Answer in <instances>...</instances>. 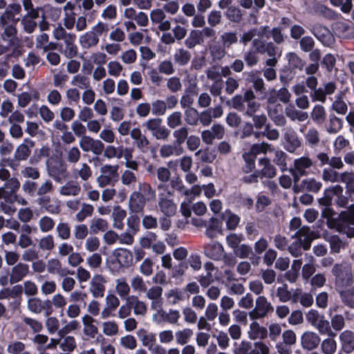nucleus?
Instances as JSON below:
<instances>
[{"instance_id": "obj_59", "label": "nucleus", "mask_w": 354, "mask_h": 354, "mask_svg": "<svg viewBox=\"0 0 354 354\" xmlns=\"http://www.w3.org/2000/svg\"><path fill=\"white\" fill-rule=\"evenodd\" d=\"M131 286L135 292L142 293L147 291V286L145 281L139 275H136L131 279Z\"/></svg>"}, {"instance_id": "obj_9", "label": "nucleus", "mask_w": 354, "mask_h": 354, "mask_svg": "<svg viewBox=\"0 0 354 354\" xmlns=\"http://www.w3.org/2000/svg\"><path fill=\"white\" fill-rule=\"evenodd\" d=\"M332 272L336 277L337 283L342 285L349 283L353 278L351 268L348 264H336L333 268Z\"/></svg>"}, {"instance_id": "obj_16", "label": "nucleus", "mask_w": 354, "mask_h": 354, "mask_svg": "<svg viewBox=\"0 0 354 354\" xmlns=\"http://www.w3.org/2000/svg\"><path fill=\"white\" fill-rule=\"evenodd\" d=\"M268 32L269 26H261L259 28H254L243 33L241 38V41H242L244 45H246L248 42L252 40L255 37H258V39H260L263 38L268 39V35H267Z\"/></svg>"}, {"instance_id": "obj_39", "label": "nucleus", "mask_w": 354, "mask_h": 354, "mask_svg": "<svg viewBox=\"0 0 354 354\" xmlns=\"http://www.w3.org/2000/svg\"><path fill=\"white\" fill-rule=\"evenodd\" d=\"M225 47L221 44L218 42L212 43L209 46L210 55L213 60H221L225 55Z\"/></svg>"}, {"instance_id": "obj_49", "label": "nucleus", "mask_w": 354, "mask_h": 354, "mask_svg": "<svg viewBox=\"0 0 354 354\" xmlns=\"http://www.w3.org/2000/svg\"><path fill=\"white\" fill-rule=\"evenodd\" d=\"M223 219L225 221L227 228L230 230H234L240 222V218L230 211H225Z\"/></svg>"}, {"instance_id": "obj_53", "label": "nucleus", "mask_w": 354, "mask_h": 354, "mask_svg": "<svg viewBox=\"0 0 354 354\" xmlns=\"http://www.w3.org/2000/svg\"><path fill=\"white\" fill-rule=\"evenodd\" d=\"M102 263V257L100 253L93 252L86 258V264L88 268L93 270L100 268Z\"/></svg>"}, {"instance_id": "obj_24", "label": "nucleus", "mask_w": 354, "mask_h": 354, "mask_svg": "<svg viewBox=\"0 0 354 354\" xmlns=\"http://www.w3.org/2000/svg\"><path fill=\"white\" fill-rule=\"evenodd\" d=\"M136 335L141 342L142 346L148 348L149 350H151V347L156 342V334L148 331L145 328H139L136 331Z\"/></svg>"}, {"instance_id": "obj_57", "label": "nucleus", "mask_w": 354, "mask_h": 354, "mask_svg": "<svg viewBox=\"0 0 354 354\" xmlns=\"http://www.w3.org/2000/svg\"><path fill=\"white\" fill-rule=\"evenodd\" d=\"M3 27L4 31L1 35V37L3 41L7 42L8 46H11L17 33L16 28L15 25H8Z\"/></svg>"}, {"instance_id": "obj_52", "label": "nucleus", "mask_w": 354, "mask_h": 354, "mask_svg": "<svg viewBox=\"0 0 354 354\" xmlns=\"http://www.w3.org/2000/svg\"><path fill=\"white\" fill-rule=\"evenodd\" d=\"M286 114L292 120H298L299 122L305 121L308 119V115L306 112H301L293 107H288L286 109Z\"/></svg>"}, {"instance_id": "obj_27", "label": "nucleus", "mask_w": 354, "mask_h": 354, "mask_svg": "<svg viewBox=\"0 0 354 354\" xmlns=\"http://www.w3.org/2000/svg\"><path fill=\"white\" fill-rule=\"evenodd\" d=\"M252 44L258 52L266 53L270 57H274L277 54V48L272 42L265 44L260 39H254Z\"/></svg>"}, {"instance_id": "obj_51", "label": "nucleus", "mask_w": 354, "mask_h": 354, "mask_svg": "<svg viewBox=\"0 0 354 354\" xmlns=\"http://www.w3.org/2000/svg\"><path fill=\"white\" fill-rule=\"evenodd\" d=\"M321 350L324 354H335L337 350V343L333 338H326L321 343Z\"/></svg>"}, {"instance_id": "obj_46", "label": "nucleus", "mask_w": 354, "mask_h": 354, "mask_svg": "<svg viewBox=\"0 0 354 354\" xmlns=\"http://www.w3.org/2000/svg\"><path fill=\"white\" fill-rule=\"evenodd\" d=\"M326 113L324 107L322 105H316L311 112V118L317 124H322L326 120Z\"/></svg>"}, {"instance_id": "obj_21", "label": "nucleus", "mask_w": 354, "mask_h": 354, "mask_svg": "<svg viewBox=\"0 0 354 354\" xmlns=\"http://www.w3.org/2000/svg\"><path fill=\"white\" fill-rule=\"evenodd\" d=\"M29 266L23 263H19L15 266L10 274V283H15L21 281L28 273Z\"/></svg>"}, {"instance_id": "obj_10", "label": "nucleus", "mask_w": 354, "mask_h": 354, "mask_svg": "<svg viewBox=\"0 0 354 354\" xmlns=\"http://www.w3.org/2000/svg\"><path fill=\"white\" fill-rule=\"evenodd\" d=\"M105 278L100 274H94L89 283V291L95 298L104 297L105 292Z\"/></svg>"}, {"instance_id": "obj_14", "label": "nucleus", "mask_w": 354, "mask_h": 354, "mask_svg": "<svg viewBox=\"0 0 354 354\" xmlns=\"http://www.w3.org/2000/svg\"><path fill=\"white\" fill-rule=\"evenodd\" d=\"M133 195L140 197L144 201H150L155 199L156 193L149 183L139 182L138 190L133 192Z\"/></svg>"}, {"instance_id": "obj_26", "label": "nucleus", "mask_w": 354, "mask_h": 354, "mask_svg": "<svg viewBox=\"0 0 354 354\" xmlns=\"http://www.w3.org/2000/svg\"><path fill=\"white\" fill-rule=\"evenodd\" d=\"M40 98V94L36 89H32L30 93L22 92L17 96V104L21 108H25L32 101H37Z\"/></svg>"}, {"instance_id": "obj_56", "label": "nucleus", "mask_w": 354, "mask_h": 354, "mask_svg": "<svg viewBox=\"0 0 354 354\" xmlns=\"http://www.w3.org/2000/svg\"><path fill=\"white\" fill-rule=\"evenodd\" d=\"M62 322L65 324V325L58 331V335L60 337H64V335L76 330L80 328L79 322L75 319L68 322H67L66 320H62Z\"/></svg>"}, {"instance_id": "obj_38", "label": "nucleus", "mask_w": 354, "mask_h": 354, "mask_svg": "<svg viewBox=\"0 0 354 354\" xmlns=\"http://www.w3.org/2000/svg\"><path fill=\"white\" fill-rule=\"evenodd\" d=\"M183 152L181 147L173 145H164L160 149V154L162 158H167L171 156H180Z\"/></svg>"}, {"instance_id": "obj_1", "label": "nucleus", "mask_w": 354, "mask_h": 354, "mask_svg": "<svg viewBox=\"0 0 354 354\" xmlns=\"http://www.w3.org/2000/svg\"><path fill=\"white\" fill-rule=\"evenodd\" d=\"M292 238H295L297 241L292 243L289 247V252L293 257H299L301 254V248L304 250L310 248L312 241L317 238L315 233L310 231L307 226H304L299 231L296 232Z\"/></svg>"}, {"instance_id": "obj_44", "label": "nucleus", "mask_w": 354, "mask_h": 354, "mask_svg": "<svg viewBox=\"0 0 354 354\" xmlns=\"http://www.w3.org/2000/svg\"><path fill=\"white\" fill-rule=\"evenodd\" d=\"M174 62L178 65L185 66L189 62L191 54L183 48H178L174 53Z\"/></svg>"}, {"instance_id": "obj_13", "label": "nucleus", "mask_w": 354, "mask_h": 354, "mask_svg": "<svg viewBox=\"0 0 354 354\" xmlns=\"http://www.w3.org/2000/svg\"><path fill=\"white\" fill-rule=\"evenodd\" d=\"M166 17L165 12L160 8L153 9L150 12V19L153 24H158V28L161 31H167L171 28V23L164 20Z\"/></svg>"}, {"instance_id": "obj_33", "label": "nucleus", "mask_w": 354, "mask_h": 354, "mask_svg": "<svg viewBox=\"0 0 354 354\" xmlns=\"http://www.w3.org/2000/svg\"><path fill=\"white\" fill-rule=\"evenodd\" d=\"M48 301H42L39 297H32L27 301V308L29 311L35 314H40L46 310L45 306Z\"/></svg>"}, {"instance_id": "obj_62", "label": "nucleus", "mask_w": 354, "mask_h": 354, "mask_svg": "<svg viewBox=\"0 0 354 354\" xmlns=\"http://www.w3.org/2000/svg\"><path fill=\"white\" fill-rule=\"evenodd\" d=\"M36 19L37 18L28 17V16H24L22 17L21 23L26 32L32 33L35 31L37 26V24L35 21Z\"/></svg>"}, {"instance_id": "obj_15", "label": "nucleus", "mask_w": 354, "mask_h": 354, "mask_svg": "<svg viewBox=\"0 0 354 354\" xmlns=\"http://www.w3.org/2000/svg\"><path fill=\"white\" fill-rule=\"evenodd\" d=\"M75 6L71 1H68L63 7L64 18L63 24L64 26L68 30H72L75 26V13L74 9Z\"/></svg>"}, {"instance_id": "obj_23", "label": "nucleus", "mask_w": 354, "mask_h": 354, "mask_svg": "<svg viewBox=\"0 0 354 354\" xmlns=\"http://www.w3.org/2000/svg\"><path fill=\"white\" fill-rule=\"evenodd\" d=\"M286 149L290 153H294L301 145V142L295 131L291 129H286L284 133Z\"/></svg>"}, {"instance_id": "obj_54", "label": "nucleus", "mask_w": 354, "mask_h": 354, "mask_svg": "<svg viewBox=\"0 0 354 354\" xmlns=\"http://www.w3.org/2000/svg\"><path fill=\"white\" fill-rule=\"evenodd\" d=\"M343 94H339L332 104V109L338 114L344 115L348 110L347 104L342 99Z\"/></svg>"}, {"instance_id": "obj_2", "label": "nucleus", "mask_w": 354, "mask_h": 354, "mask_svg": "<svg viewBox=\"0 0 354 354\" xmlns=\"http://www.w3.org/2000/svg\"><path fill=\"white\" fill-rule=\"evenodd\" d=\"M159 191L164 190L167 192H160L158 198V206L161 212L167 217L174 216L177 211V205L172 198V194L163 184L158 185Z\"/></svg>"}, {"instance_id": "obj_50", "label": "nucleus", "mask_w": 354, "mask_h": 354, "mask_svg": "<svg viewBox=\"0 0 354 354\" xmlns=\"http://www.w3.org/2000/svg\"><path fill=\"white\" fill-rule=\"evenodd\" d=\"M313 327L316 328L322 335H333L335 336V334H333L330 329L329 322L325 319L324 315L315 324Z\"/></svg>"}, {"instance_id": "obj_43", "label": "nucleus", "mask_w": 354, "mask_h": 354, "mask_svg": "<svg viewBox=\"0 0 354 354\" xmlns=\"http://www.w3.org/2000/svg\"><path fill=\"white\" fill-rule=\"evenodd\" d=\"M259 165L262 167L261 174L266 178H273L276 175V169L271 165L270 160L267 158H261L259 160Z\"/></svg>"}, {"instance_id": "obj_30", "label": "nucleus", "mask_w": 354, "mask_h": 354, "mask_svg": "<svg viewBox=\"0 0 354 354\" xmlns=\"http://www.w3.org/2000/svg\"><path fill=\"white\" fill-rule=\"evenodd\" d=\"M115 292L122 298L127 301L129 297L131 288L124 277H121L115 280Z\"/></svg>"}, {"instance_id": "obj_11", "label": "nucleus", "mask_w": 354, "mask_h": 354, "mask_svg": "<svg viewBox=\"0 0 354 354\" xmlns=\"http://www.w3.org/2000/svg\"><path fill=\"white\" fill-rule=\"evenodd\" d=\"M346 214H339L337 221V228L348 237H354V218H349Z\"/></svg>"}, {"instance_id": "obj_31", "label": "nucleus", "mask_w": 354, "mask_h": 354, "mask_svg": "<svg viewBox=\"0 0 354 354\" xmlns=\"http://www.w3.org/2000/svg\"><path fill=\"white\" fill-rule=\"evenodd\" d=\"M127 216V212L120 206H115L112 212L113 227L118 230H122L124 227L123 221Z\"/></svg>"}, {"instance_id": "obj_12", "label": "nucleus", "mask_w": 354, "mask_h": 354, "mask_svg": "<svg viewBox=\"0 0 354 354\" xmlns=\"http://www.w3.org/2000/svg\"><path fill=\"white\" fill-rule=\"evenodd\" d=\"M321 342L319 336L314 332L306 331L301 337V347L307 351H313L318 347Z\"/></svg>"}, {"instance_id": "obj_3", "label": "nucleus", "mask_w": 354, "mask_h": 354, "mask_svg": "<svg viewBox=\"0 0 354 354\" xmlns=\"http://www.w3.org/2000/svg\"><path fill=\"white\" fill-rule=\"evenodd\" d=\"M113 259L107 262L111 272L117 270L116 265L120 267L129 266L132 263L133 255L130 250L125 248H117L112 252Z\"/></svg>"}, {"instance_id": "obj_47", "label": "nucleus", "mask_w": 354, "mask_h": 354, "mask_svg": "<svg viewBox=\"0 0 354 354\" xmlns=\"http://www.w3.org/2000/svg\"><path fill=\"white\" fill-rule=\"evenodd\" d=\"M165 296L167 304L169 305H176L183 300V292L178 288L168 290Z\"/></svg>"}, {"instance_id": "obj_8", "label": "nucleus", "mask_w": 354, "mask_h": 354, "mask_svg": "<svg viewBox=\"0 0 354 354\" xmlns=\"http://www.w3.org/2000/svg\"><path fill=\"white\" fill-rule=\"evenodd\" d=\"M204 254L208 258L214 261H222L226 257V253L223 245L218 241H213L204 247Z\"/></svg>"}, {"instance_id": "obj_60", "label": "nucleus", "mask_w": 354, "mask_h": 354, "mask_svg": "<svg viewBox=\"0 0 354 354\" xmlns=\"http://www.w3.org/2000/svg\"><path fill=\"white\" fill-rule=\"evenodd\" d=\"M225 239L227 245L234 251L243 240V236L241 234L232 233L227 235Z\"/></svg>"}, {"instance_id": "obj_63", "label": "nucleus", "mask_w": 354, "mask_h": 354, "mask_svg": "<svg viewBox=\"0 0 354 354\" xmlns=\"http://www.w3.org/2000/svg\"><path fill=\"white\" fill-rule=\"evenodd\" d=\"M38 246L42 250H52L55 247L53 236L48 234L41 238L39 241Z\"/></svg>"}, {"instance_id": "obj_28", "label": "nucleus", "mask_w": 354, "mask_h": 354, "mask_svg": "<svg viewBox=\"0 0 354 354\" xmlns=\"http://www.w3.org/2000/svg\"><path fill=\"white\" fill-rule=\"evenodd\" d=\"M100 39L97 38L91 30L88 31L79 37V42L82 48L88 49L96 46L99 43Z\"/></svg>"}, {"instance_id": "obj_55", "label": "nucleus", "mask_w": 354, "mask_h": 354, "mask_svg": "<svg viewBox=\"0 0 354 354\" xmlns=\"http://www.w3.org/2000/svg\"><path fill=\"white\" fill-rule=\"evenodd\" d=\"M71 83L73 86L79 87L81 89H86L90 87L89 78L80 74L73 76Z\"/></svg>"}, {"instance_id": "obj_7", "label": "nucleus", "mask_w": 354, "mask_h": 354, "mask_svg": "<svg viewBox=\"0 0 354 354\" xmlns=\"http://www.w3.org/2000/svg\"><path fill=\"white\" fill-rule=\"evenodd\" d=\"M313 165V160L308 156H302L294 160V167L291 172L295 181L298 180L301 176L308 174L307 169Z\"/></svg>"}, {"instance_id": "obj_34", "label": "nucleus", "mask_w": 354, "mask_h": 354, "mask_svg": "<svg viewBox=\"0 0 354 354\" xmlns=\"http://www.w3.org/2000/svg\"><path fill=\"white\" fill-rule=\"evenodd\" d=\"M131 137L135 140L138 148L141 150L147 148L149 144V140L143 135L139 128H133L130 133Z\"/></svg>"}, {"instance_id": "obj_18", "label": "nucleus", "mask_w": 354, "mask_h": 354, "mask_svg": "<svg viewBox=\"0 0 354 354\" xmlns=\"http://www.w3.org/2000/svg\"><path fill=\"white\" fill-rule=\"evenodd\" d=\"M82 322L83 324L84 334L90 338H97L98 334V328L95 325V319L90 315H84L82 317Z\"/></svg>"}, {"instance_id": "obj_40", "label": "nucleus", "mask_w": 354, "mask_h": 354, "mask_svg": "<svg viewBox=\"0 0 354 354\" xmlns=\"http://www.w3.org/2000/svg\"><path fill=\"white\" fill-rule=\"evenodd\" d=\"M193 330L189 328L178 330L175 333V338L177 344L185 345L193 336Z\"/></svg>"}, {"instance_id": "obj_5", "label": "nucleus", "mask_w": 354, "mask_h": 354, "mask_svg": "<svg viewBox=\"0 0 354 354\" xmlns=\"http://www.w3.org/2000/svg\"><path fill=\"white\" fill-rule=\"evenodd\" d=\"M143 126L149 131L157 140H165L168 138L170 131L163 125L160 118H151L146 121Z\"/></svg>"}, {"instance_id": "obj_6", "label": "nucleus", "mask_w": 354, "mask_h": 354, "mask_svg": "<svg viewBox=\"0 0 354 354\" xmlns=\"http://www.w3.org/2000/svg\"><path fill=\"white\" fill-rule=\"evenodd\" d=\"M79 145L83 151H91L95 155L101 154L104 149V145L101 140L93 139L88 136L82 137Z\"/></svg>"}, {"instance_id": "obj_41", "label": "nucleus", "mask_w": 354, "mask_h": 354, "mask_svg": "<svg viewBox=\"0 0 354 354\" xmlns=\"http://www.w3.org/2000/svg\"><path fill=\"white\" fill-rule=\"evenodd\" d=\"M49 37L46 33H41L36 37V48H41L44 51L56 48V44L48 42Z\"/></svg>"}, {"instance_id": "obj_19", "label": "nucleus", "mask_w": 354, "mask_h": 354, "mask_svg": "<svg viewBox=\"0 0 354 354\" xmlns=\"http://www.w3.org/2000/svg\"><path fill=\"white\" fill-rule=\"evenodd\" d=\"M127 302L131 305L133 314L137 316L144 317L147 312V305L140 300L138 296L132 295L127 298Z\"/></svg>"}, {"instance_id": "obj_17", "label": "nucleus", "mask_w": 354, "mask_h": 354, "mask_svg": "<svg viewBox=\"0 0 354 354\" xmlns=\"http://www.w3.org/2000/svg\"><path fill=\"white\" fill-rule=\"evenodd\" d=\"M124 17L128 19L135 20L140 26H147L149 24L148 16L143 12H137L133 8H127L124 10Z\"/></svg>"}, {"instance_id": "obj_37", "label": "nucleus", "mask_w": 354, "mask_h": 354, "mask_svg": "<svg viewBox=\"0 0 354 354\" xmlns=\"http://www.w3.org/2000/svg\"><path fill=\"white\" fill-rule=\"evenodd\" d=\"M47 270L49 273L57 274L61 277L66 275L68 272L67 268H62L61 262L57 259L48 260L47 264Z\"/></svg>"}, {"instance_id": "obj_35", "label": "nucleus", "mask_w": 354, "mask_h": 354, "mask_svg": "<svg viewBox=\"0 0 354 354\" xmlns=\"http://www.w3.org/2000/svg\"><path fill=\"white\" fill-rule=\"evenodd\" d=\"M204 42V39L199 30H192L190 31L189 37L185 39V46L189 48H193L197 45H201Z\"/></svg>"}, {"instance_id": "obj_4", "label": "nucleus", "mask_w": 354, "mask_h": 354, "mask_svg": "<svg viewBox=\"0 0 354 354\" xmlns=\"http://www.w3.org/2000/svg\"><path fill=\"white\" fill-rule=\"evenodd\" d=\"M271 311H273L271 303L266 297L259 296L256 299L255 308L248 313V316L252 320H257L265 317Z\"/></svg>"}, {"instance_id": "obj_22", "label": "nucleus", "mask_w": 354, "mask_h": 354, "mask_svg": "<svg viewBox=\"0 0 354 354\" xmlns=\"http://www.w3.org/2000/svg\"><path fill=\"white\" fill-rule=\"evenodd\" d=\"M48 173L57 182H61L68 177L66 166L61 162L48 165Z\"/></svg>"}, {"instance_id": "obj_36", "label": "nucleus", "mask_w": 354, "mask_h": 354, "mask_svg": "<svg viewBox=\"0 0 354 354\" xmlns=\"http://www.w3.org/2000/svg\"><path fill=\"white\" fill-rule=\"evenodd\" d=\"M80 192V187L78 183L69 181L62 186L59 189V193L65 196H76Z\"/></svg>"}, {"instance_id": "obj_48", "label": "nucleus", "mask_w": 354, "mask_h": 354, "mask_svg": "<svg viewBox=\"0 0 354 354\" xmlns=\"http://www.w3.org/2000/svg\"><path fill=\"white\" fill-rule=\"evenodd\" d=\"M322 186V183L314 178H306L301 182L303 189L309 192H317L320 190Z\"/></svg>"}, {"instance_id": "obj_32", "label": "nucleus", "mask_w": 354, "mask_h": 354, "mask_svg": "<svg viewBox=\"0 0 354 354\" xmlns=\"http://www.w3.org/2000/svg\"><path fill=\"white\" fill-rule=\"evenodd\" d=\"M339 339L342 347L346 352L354 350V333L351 330H344L339 335Z\"/></svg>"}, {"instance_id": "obj_42", "label": "nucleus", "mask_w": 354, "mask_h": 354, "mask_svg": "<svg viewBox=\"0 0 354 354\" xmlns=\"http://www.w3.org/2000/svg\"><path fill=\"white\" fill-rule=\"evenodd\" d=\"M101 326L102 331L106 336L113 337L118 334V324L113 320L104 322L102 323Z\"/></svg>"}, {"instance_id": "obj_20", "label": "nucleus", "mask_w": 354, "mask_h": 354, "mask_svg": "<svg viewBox=\"0 0 354 354\" xmlns=\"http://www.w3.org/2000/svg\"><path fill=\"white\" fill-rule=\"evenodd\" d=\"M247 333L249 339L252 340L263 339L267 337L268 331L265 327L253 320L249 325Z\"/></svg>"}, {"instance_id": "obj_64", "label": "nucleus", "mask_w": 354, "mask_h": 354, "mask_svg": "<svg viewBox=\"0 0 354 354\" xmlns=\"http://www.w3.org/2000/svg\"><path fill=\"white\" fill-rule=\"evenodd\" d=\"M100 246V241L97 236H89L84 243V248L88 252H95Z\"/></svg>"}, {"instance_id": "obj_61", "label": "nucleus", "mask_w": 354, "mask_h": 354, "mask_svg": "<svg viewBox=\"0 0 354 354\" xmlns=\"http://www.w3.org/2000/svg\"><path fill=\"white\" fill-rule=\"evenodd\" d=\"M38 224L41 232L46 233L53 229L55 221L52 218L44 216L39 220Z\"/></svg>"}, {"instance_id": "obj_45", "label": "nucleus", "mask_w": 354, "mask_h": 354, "mask_svg": "<svg viewBox=\"0 0 354 354\" xmlns=\"http://www.w3.org/2000/svg\"><path fill=\"white\" fill-rule=\"evenodd\" d=\"M109 227L107 221L101 218H93L91 221L90 230L92 233L97 234L99 232L105 231Z\"/></svg>"}, {"instance_id": "obj_25", "label": "nucleus", "mask_w": 354, "mask_h": 354, "mask_svg": "<svg viewBox=\"0 0 354 354\" xmlns=\"http://www.w3.org/2000/svg\"><path fill=\"white\" fill-rule=\"evenodd\" d=\"M34 146V142L29 139L24 140L16 149L15 156L18 160H24L28 158L30 154V149Z\"/></svg>"}, {"instance_id": "obj_29", "label": "nucleus", "mask_w": 354, "mask_h": 354, "mask_svg": "<svg viewBox=\"0 0 354 354\" xmlns=\"http://www.w3.org/2000/svg\"><path fill=\"white\" fill-rule=\"evenodd\" d=\"M277 295L279 297V301L281 302H287L288 301H291L292 303H297L299 294L297 291H296L292 295L291 292L288 290L287 286L284 285L277 288Z\"/></svg>"}, {"instance_id": "obj_58", "label": "nucleus", "mask_w": 354, "mask_h": 354, "mask_svg": "<svg viewBox=\"0 0 354 354\" xmlns=\"http://www.w3.org/2000/svg\"><path fill=\"white\" fill-rule=\"evenodd\" d=\"M105 338L102 335H99L95 340L97 344L101 346L100 350L103 354H115V349L113 345L111 344H105Z\"/></svg>"}]
</instances>
